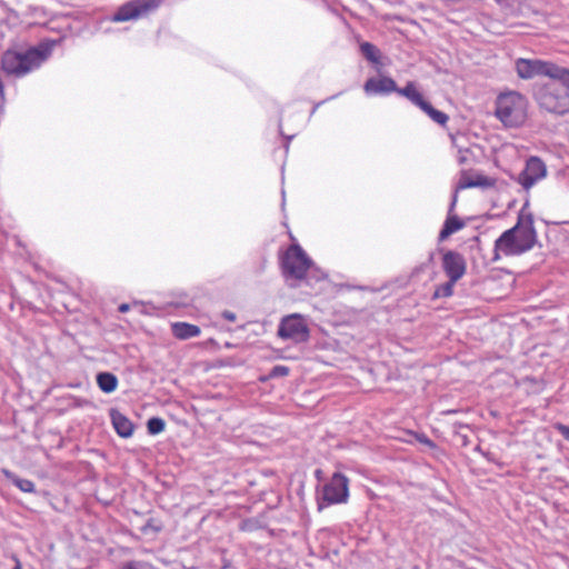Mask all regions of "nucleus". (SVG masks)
<instances>
[{
  "label": "nucleus",
  "mask_w": 569,
  "mask_h": 569,
  "mask_svg": "<svg viewBox=\"0 0 569 569\" xmlns=\"http://www.w3.org/2000/svg\"><path fill=\"white\" fill-rule=\"evenodd\" d=\"M130 309V306L128 303H122L119 306L120 312H127Z\"/></svg>",
  "instance_id": "nucleus-28"
},
{
  "label": "nucleus",
  "mask_w": 569,
  "mask_h": 569,
  "mask_svg": "<svg viewBox=\"0 0 569 569\" xmlns=\"http://www.w3.org/2000/svg\"><path fill=\"white\" fill-rule=\"evenodd\" d=\"M456 282L457 281L449 279L446 283L440 284L435 291V298H447L452 296Z\"/></svg>",
  "instance_id": "nucleus-21"
},
{
  "label": "nucleus",
  "mask_w": 569,
  "mask_h": 569,
  "mask_svg": "<svg viewBox=\"0 0 569 569\" xmlns=\"http://www.w3.org/2000/svg\"><path fill=\"white\" fill-rule=\"evenodd\" d=\"M491 186V182L487 177L478 176L476 179L470 178L466 172H463L459 179V182L456 187V192L459 190H463L467 188L473 187H488Z\"/></svg>",
  "instance_id": "nucleus-17"
},
{
  "label": "nucleus",
  "mask_w": 569,
  "mask_h": 569,
  "mask_svg": "<svg viewBox=\"0 0 569 569\" xmlns=\"http://www.w3.org/2000/svg\"><path fill=\"white\" fill-rule=\"evenodd\" d=\"M465 161H466L465 157H462V156H461V157L459 158V162H460V163H463Z\"/></svg>",
  "instance_id": "nucleus-29"
},
{
  "label": "nucleus",
  "mask_w": 569,
  "mask_h": 569,
  "mask_svg": "<svg viewBox=\"0 0 569 569\" xmlns=\"http://www.w3.org/2000/svg\"><path fill=\"white\" fill-rule=\"evenodd\" d=\"M162 0H131L122 4L111 18L114 22H124L138 19L157 9Z\"/></svg>",
  "instance_id": "nucleus-9"
},
{
  "label": "nucleus",
  "mask_w": 569,
  "mask_h": 569,
  "mask_svg": "<svg viewBox=\"0 0 569 569\" xmlns=\"http://www.w3.org/2000/svg\"><path fill=\"white\" fill-rule=\"evenodd\" d=\"M557 430L560 432V435L569 441V426L566 425H558Z\"/></svg>",
  "instance_id": "nucleus-25"
},
{
  "label": "nucleus",
  "mask_w": 569,
  "mask_h": 569,
  "mask_svg": "<svg viewBox=\"0 0 569 569\" xmlns=\"http://www.w3.org/2000/svg\"><path fill=\"white\" fill-rule=\"evenodd\" d=\"M47 46L32 47L26 51L7 50L1 58V69L8 76L21 78L38 69L49 57Z\"/></svg>",
  "instance_id": "nucleus-2"
},
{
  "label": "nucleus",
  "mask_w": 569,
  "mask_h": 569,
  "mask_svg": "<svg viewBox=\"0 0 569 569\" xmlns=\"http://www.w3.org/2000/svg\"><path fill=\"white\" fill-rule=\"evenodd\" d=\"M13 569H21L20 565H17Z\"/></svg>",
  "instance_id": "nucleus-30"
},
{
  "label": "nucleus",
  "mask_w": 569,
  "mask_h": 569,
  "mask_svg": "<svg viewBox=\"0 0 569 569\" xmlns=\"http://www.w3.org/2000/svg\"><path fill=\"white\" fill-rule=\"evenodd\" d=\"M110 418L116 432L122 438H130L133 435L134 426L129 418L120 411L112 409Z\"/></svg>",
  "instance_id": "nucleus-14"
},
{
  "label": "nucleus",
  "mask_w": 569,
  "mask_h": 569,
  "mask_svg": "<svg viewBox=\"0 0 569 569\" xmlns=\"http://www.w3.org/2000/svg\"><path fill=\"white\" fill-rule=\"evenodd\" d=\"M527 99L518 92L502 93L496 101V117L509 128L521 126L527 119Z\"/></svg>",
  "instance_id": "nucleus-4"
},
{
  "label": "nucleus",
  "mask_w": 569,
  "mask_h": 569,
  "mask_svg": "<svg viewBox=\"0 0 569 569\" xmlns=\"http://www.w3.org/2000/svg\"><path fill=\"white\" fill-rule=\"evenodd\" d=\"M221 316H222V318H223V319H226V320H228V321H231V322L236 321V319H237L236 313H234V312H232V311H229V310H224V311L221 313Z\"/></svg>",
  "instance_id": "nucleus-26"
},
{
  "label": "nucleus",
  "mask_w": 569,
  "mask_h": 569,
  "mask_svg": "<svg viewBox=\"0 0 569 569\" xmlns=\"http://www.w3.org/2000/svg\"><path fill=\"white\" fill-rule=\"evenodd\" d=\"M171 330L173 336L181 340L198 337L201 332L198 326L182 321L173 322L171 325Z\"/></svg>",
  "instance_id": "nucleus-15"
},
{
  "label": "nucleus",
  "mask_w": 569,
  "mask_h": 569,
  "mask_svg": "<svg viewBox=\"0 0 569 569\" xmlns=\"http://www.w3.org/2000/svg\"><path fill=\"white\" fill-rule=\"evenodd\" d=\"M360 49L366 59H368L371 62L378 61V50L373 44L369 42H363L361 43Z\"/></svg>",
  "instance_id": "nucleus-22"
},
{
  "label": "nucleus",
  "mask_w": 569,
  "mask_h": 569,
  "mask_svg": "<svg viewBox=\"0 0 569 569\" xmlns=\"http://www.w3.org/2000/svg\"><path fill=\"white\" fill-rule=\"evenodd\" d=\"M349 499V479L341 472H335L331 478L317 490V506L321 511L332 505L346 503Z\"/></svg>",
  "instance_id": "nucleus-6"
},
{
  "label": "nucleus",
  "mask_w": 569,
  "mask_h": 569,
  "mask_svg": "<svg viewBox=\"0 0 569 569\" xmlns=\"http://www.w3.org/2000/svg\"><path fill=\"white\" fill-rule=\"evenodd\" d=\"M400 96L407 98L412 104L420 108L436 123L445 126L448 122V116L445 112L435 109L427 100H425L422 94L418 91L415 82L409 81L406 87L400 90Z\"/></svg>",
  "instance_id": "nucleus-10"
},
{
  "label": "nucleus",
  "mask_w": 569,
  "mask_h": 569,
  "mask_svg": "<svg viewBox=\"0 0 569 569\" xmlns=\"http://www.w3.org/2000/svg\"><path fill=\"white\" fill-rule=\"evenodd\" d=\"M537 244L541 247L535 228L533 216L521 211L518 214L517 223L503 231L495 241L492 260L498 261L501 256L513 257L523 254L532 250Z\"/></svg>",
  "instance_id": "nucleus-1"
},
{
  "label": "nucleus",
  "mask_w": 569,
  "mask_h": 569,
  "mask_svg": "<svg viewBox=\"0 0 569 569\" xmlns=\"http://www.w3.org/2000/svg\"><path fill=\"white\" fill-rule=\"evenodd\" d=\"M465 227V222L456 214H448L443 223L442 229L439 233V240L443 241L452 233L461 230Z\"/></svg>",
  "instance_id": "nucleus-16"
},
{
  "label": "nucleus",
  "mask_w": 569,
  "mask_h": 569,
  "mask_svg": "<svg viewBox=\"0 0 569 569\" xmlns=\"http://www.w3.org/2000/svg\"><path fill=\"white\" fill-rule=\"evenodd\" d=\"M547 176V167L538 157H530L523 170L518 174L517 182L525 189H531L538 181Z\"/></svg>",
  "instance_id": "nucleus-11"
},
{
  "label": "nucleus",
  "mask_w": 569,
  "mask_h": 569,
  "mask_svg": "<svg viewBox=\"0 0 569 569\" xmlns=\"http://www.w3.org/2000/svg\"><path fill=\"white\" fill-rule=\"evenodd\" d=\"M120 569H153L151 565L144 561H128Z\"/></svg>",
  "instance_id": "nucleus-23"
},
{
  "label": "nucleus",
  "mask_w": 569,
  "mask_h": 569,
  "mask_svg": "<svg viewBox=\"0 0 569 569\" xmlns=\"http://www.w3.org/2000/svg\"><path fill=\"white\" fill-rule=\"evenodd\" d=\"M442 268L449 279L458 281L466 273L467 264L461 253L449 250L442 257Z\"/></svg>",
  "instance_id": "nucleus-12"
},
{
  "label": "nucleus",
  "mask_w": 569,
  "mask_h": 569,
  "mask_svg": "<svg viewBox=\"0 0 569 569\" xmlns=\"http://www.w3.org/2000/svg\"><path fill=\"white\" fill-rule=\"evenodd\" d=\"M3 476L10 480L17 488H19L23 492H34L36 486L34 483L29 479H23L18 477L16 473L8 469H2Z\"/></svg>",
  "instance_id": "nucleus-19"
},
{
  "label": "nucleus",
  "mask_w": 569,
  "mask_h": 569,
  "mask_svg": "<svg viewBox=\"0 0 569 569\" xmlns=\"http://www.w3.org/2000/svg\"><path fill=\"white\" fill-rule=\"evenodd\" d=\"M289 375V368L286 366H274L270 372L271 377H286Z\"/></svg>",
  "instance_id": "nucleus-24"
},
{
  "label": "nucleus",
  "mask_w": 569,
  "mask_h": 569,
  "mask_svg": "<svg viewBox=\"0 0 569 569\" xmlns=\"http://www.w3.org/2000/svg\"><path fill=\"white\" fill-rule=\"evenodd\" d=\"M401 89L402 88H398L395 80L389 77H372L363 84V90L368 96H386L391 92L400 94Z\"/></svg>",
  "instance_id": "nucleus-13"
},
{
  "label": "nucleus",
  "mask_w": 569,
  "mask_h": 569,
  "mask_svg": "<svg viewBox=\"0 0 569 569\" xmlns=\"http://www.w3.org/2000/svg\"><path fill=\"white\" fill-rule=\"evenodd\" d=\"M458 192L455 191L453 196H452V200H451V203L449 206V210H448V214H453V210H455V207L457 204V200H458V196H457Z\"/></svg>",
  "instance_id": "nucleus-27"
},
{
  "label": "nucleus",
  "mask_w": 569,
  "mask_h": 569,
  "mask_svg": "<svg viewBox=\"0 0 569 569\" xmlns=\"http://www.w3.org/2000/svg\"><path fill=\"white\" fill-rule=\"evenodd\" d=\"M278 336L295 343L306 342L309 339V329L305 319L293 313L282 318L278 327Z\"/></svg>",
  "instance_id": "nucleus-8"
},
{
  "label": "nucleus",
  "mask_w": 569,
  "mask_h": 569,
  "mask_svg": "<svg viewBox=\"0 0 569 569\" xmlns=\"http://www.w3.org/2000/svg\"><path fill=\"white\" fill-rule=\"evenodd\" d=\"M312 266V260L299 244H291L281 258L282 273L287 279H303Z\"/></svg>",
  "instance_id": "nucleus-7"
},
{
  "label": "nucleus",
  "mask_w": 569,
  "mask_h": 569,
  "mask_svg": "<svg viewBox=\"0 0 569 569\" xmlns=\"http://www.w3.org/2000/svg\"><path fill=\"white\" fill-rule=\"evenodd\" d=\"M517 74L521 79H532L537 76H547L552 80L569 83V69L539 59H517Z\"/></svg>",
  "instance_id": "nucleus-5"
},
{
  "label": "nucleus",
  "mask_w": 569,
  "mask_h": 569,
  "mask_svg": "<svg viewBox=\"0 0 569 569\" xmlns=\"http://www.w3.org/2000/svg\"><path fill=\"white\" fill-rule=\"evenodd\" d=\"M538 106L545 111L562 116L569 112V83L552 80L535 92Z\"/></svg>",
  "instance_id": "nucleus-3"
},
{
  "label": "nucleus",
  "mask_w": 569,
  "mask_h": 569,
  "mask_svg": "<svg viewBox=\"0 0 569 569\" xmlns=\"http://www.w3.org/2000/svg\"><path fill=\"white\" fill-rule=\"evenodd\" d=\"M164 428V420L158 417L150 418L147 422V429L150 435H158L162 432Z\"/></svg>",
  "instance_id": "nucleus-20"
},
{
  "label": "nucleus",
  "mask_w": 569,
  "mask_h": 569,
  "mask_svg": "<svg viewBox=\"0 0 569 569\" xmlns=\"http://www.w3.org/2000/svg\"><path fill=\"white\" fill-rule=\"evenodd\" d=\"M97 385L101 391L111 393L118 387V378L111 372H100L97 375Z\"/></svg>",
  "instance_id": "nucleus-18"
}]
</instances>
